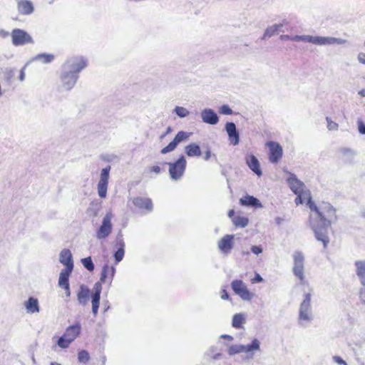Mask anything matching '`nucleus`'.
Segmentation results:
<instances>
[{"instance_id":"f257e3e1","label":"nucleus","mask_w":365,"mask_h":365,"mask_svg":"<svg viewBox=\"0 0 365 365\" xmlns=\"http://www.w3.org/2000/svg\"><path fill=\"white\" fill-rule=\"evenodd\" d=\"M310 210L314 214L309 217V226L318 241L322 242L327 248L329 243L327 229L331 225V220L336 218V210L329 202H323L317 207L315 203L310 204Z\"/></svg>"},{"instance_id":"f03ea898","label":"nucleus","mask_w":365,"mask_h":365,"mask_svg":"<svg viewBox=\"0 0 365 365\" xmlns=\"http://www.w3.org/2000/svg\"><path fill=\"white\" fill-rule=\"evenodd\" d=\"M87 66V61L83 56H73L68 58L63 66L61 76V86L69 91L76 85L78 73Z\"/></svg>"},{"instance_id":"7ed1b4c3","label":"nucleus","mask_w":365,"mask_h":365,"mask_svg":"<svg viewBox=\"0 0 365 365\" xmlns=\"http://www.w3.org/2000/svg\"><path fill=\"white\" fill-rule=\"evenodd\" d=\"M311 298V294L309 293H307L304 295V300L299 306V323L302 326H307L310 324L313 319Z\"/></svg>"},{"instance_id":"20e7f679","label":"nucleus","mask_w":365,"mask_h":365,"mask_svg":"<svg viewBox=\"0 0 365 365\" xmlns=\"http://www.w3.org/2000/svg\"><path fill=\"white\" fill-rule=\"evenodd\" d=\"M306 43H311L317 46H327L334 44H343L345 41L331 36H314L310 35H302V41Z\"/></svg>"},{"instance_id":"39448f33","label":"nucleus","mask_w":365,"mask_h":365,"mask_svg":"<svg viewBox=\"0 0 365 365\" xmlns=\"http://www.w3.org/2000/svg\"><path fill=\"white\" fill-rule=\"evenodd\" d=\"M168 165L171 179L174 180L180 179L186 167V160L184 156H181L176 162L170 163Z\"/></svg>"},{"instance_id":"423d86ee","label":"nucleus","mask_w":365,"mask_h":365,"mask_svg":"<svg viewBox=\"0 0 365 365\" xmlns=\"http://www.w3.org/2000/svg\"><path fill=\"white\" fill-rule=\"evenodd\" d=\"M12 43L16 46H23L27 43H34L32 37L25 31L15 29L11 32Z\"/></svg>"},{"instance_id":"0eeeda50","label":"nucleus","mask_w":365,"mask_h":365,"mask_svg":"<svg viewBox=\"0 0 365 365\" xmlns=\"http://www.w3.org/2000/svg\"><path fill=\"white\" fill-rule=\"evenodd\" d=\"M110 170V166L108 165L105 168H103L101 172L100 180L97 185L98 195L101 198H105L106 197Z\"/></svg>"},{"instance_id":"6e6552de","label":"nucleus","mask_w":365,"mask_h":365,"mask_svg":"<svg viewBox=\"0 0 365 365\" xmlns=\"http://www.w3.org/2000/svg\"><path fill=\"white\" fill-rule=\"evenodd\" d=\"M112 218L113 214L111 212H107L104 216L102 224L96 232V237L98 239H105L110 234L113 227L111 223Z\"/></svg>"},{"instance_id":"1a4fd4ad","label":"nucleus","mask_w":365,"mask_h":365,"mask_svg":"<svg viewBox=\"0 0 365 365\" xmlns=\"http://www.w3.org/2000/svg\"><path fill=\"white\" fill-rule=\"evenodd\" d=\"M231 287L235 293L239 295L243 300L250 301L253 297V294L251 293L246 284L242 280H234L231 283Z\"/></svg>"},{"instance_id":"9d476101","label":"nucleus","mask_w":365,"mask_h":365,"mask_svg":"<svg viewBox=\"0 0 365 365\" xmlns=\"http://www.w3.org/2000/svg\"><path fill=\"white\" fill-rule=\"evenodd\" d=\"M294 259V267H293V272L295 276H297L301 282H303L304 279V257L301 252H295L293 254Z\"/></svg>"},{"instance_id":"9b49d317","label":"nucleus","mask_w":365,"mask_h":365,"mask_svg":"<svg viewBox=\"0 0 365 365\" xmlns=\"http://www.w3.org/2000/svg\"><path fill=\"white\" fill-rule=\"evenodd\" d=\"M190 137V134L185 131H179L174 139L165 148H163L160 153L166 154L173 151L178 145Z\"/></svg>"},{"instance_id":"f8f14e48","label":"nucleus","mask_w":365,"mask_h":365,"mask_svg":"<svg viewBox=\"0 0 365 365\" xmlns=\"http://www.w3.org/2000/svg\"><path fill=\"white\" fill-rule=\"evenodd\" d=\"M93 293L91 295L92 312L96 316L98 314L101 293L102 290V282L100 281L96 282L93 288Z\"/></svg>"},{"instance_id":"ddd939ff","label":"nucleus","mask_w":365,"mask_h":365,"mask_svg":"<svg viewBox=\"0 0 365 365\" xmlns=\"http://www.w3.org/2000/svg\"><path fill=\"white\" fill-rule=\"evenodd\" d=\"M269 148V160L272 163H277L282 156V148L276 142L270 141L267 143Z\"/></svg>"},{"instance_id":"4468645a","label":"nucleus","mask_w":365,"mask_h":365,"mask_svg":"<svg viewBox=\"0 0 365 365\" xmlns=\"http://www.w3.org/2000/svg\"><path fill=\"white\" fill-rule=\"evenodd\" d=\"M233 239V235H226L218 241V248L222 253L228 255L230 252L234 245Z\"/></svg>"},{"instance_id":"2eb2a0df","label":"nucleus","mask_w":365,"mask_h":365,"mask_svg":"<svg viewBox=\"0 0 365 365\" xmlns=\"http://www.w3.org/2000/svg\"><path fill=\"white\" fill-rule=\"evenodd\" d=\"M59 261L63 264L66 270L73 269V261L71 252L68 249L61 250L59 255Z\"/></svg>"},{"instance_id":"dca6fc26","label":"nucleus","mask_w":365,"mask_h":365,"mask_svg":"<svg viewBox=\"0 0 365 365\" xmlns=\"http://www.w3.org/2000/svg\"><path fill=\"white\" fill-rule=\"evenodd\" d=\"M225 130L228 135L230 143L236 145L240 141V135L236 128V125L232 122H228L225 124Z\"/></svg>"},{"instance_id":"f3484780","label":"nucleus","mask_w":365,"mask_h":365,"mask_svg":"<svg viewBox=\"0 0 365 365\" xmlns=\"http://www.w3.org/2000/svg\"><path fill=\"white\" fill-rule=\"evenodd\" d=\"M201 118L204 123L210 125H216L219 121L217 113L211 108H205L201 112Z\"/></svg>"},{"instance_id":"a211bd4d","label":"nucleus","mask_w":365,"mask_h":365,"mask_svg":"<svg viewBox=\"0 0 365 365\" xmlns=\"http://www.w3.org/2000/svg\"><path fill=\"white\" fill-rule=\"evenodd\" d=\"M287 182L290 189L295 193L298 194L299 192H302L304 189V183L299 180L296 175L294 174L289 173V176L287 178Z\"/></svg>"},{"instance_id":"6ab92c4d","label":"nucleus","mask_w":365,"mask_h":365,"mask_svg":"<svg viewBox=\"0 0 365 365\" xmlns=\"http://www.w3.org/2000/svg\"><path fill=\"white\" fill-rule=\"evenodd\" d=\"M243 353L247 354V357L252 359L255 352L260 350V342L257 339H254L251 344L242 345Z\"/></svg>"},{"instance_id":"aec40b11","label":"nucleus","mask_w":365,"mask_h":365,"mask_svg":"<svg viewBox=\"0 0 365 365\" xmlns=\"http://www.w3.org/2000/svg\"><path fill=\"white\" fill-rule=\"evenodd\" d=\"M246 163L249 168L258 176L262 175V172L260 170L259 162L257 158L253 155H247L245 158Z\"/></svg>"},{"instance_id":"412c9836","label":"nucleus","mask_w":365,"mask_h":365,"mask_svg":"<svg viewBox=\"0 0 365 365\" xmlns=\"http://www.w3.org/2000/svg\"><path fill=\"white\" fill-rule=\"evenodd\" d=\"M90 297V289L85 285L81 284L77 293V300L83 306L88 304Z\"/></svg>"},{"instance_id":"4be33fe9","label":"nucleus","mask_w":365,"mask_h":365,"mask_svg":"<svg viewBox=\"0 0 365 365\" xmlns=\"http://www.w3.org/2000/svg\"><path fill=\"white\" fill-rule=\"evenodd\" d=\"M133 203L140 209L144 208L148 211L153 210V202L150 198L138 197L133 200Z\"/></svg>"},{"instance_id":"5701e85b","label":"nucleus","mask_w":365,"mask_h":365,"mask_svg":"<svg viewBox=\"0 0 365 365\" xmlns=\"http://www.w3.org/2000/svg\"><path fill=\"white\" fill-rule=\"evenodd\" d=\"M240 203L243 206L252 207L255 208L262 207V205L260 201L254 196L246 195L244 197L240 199Z\"/></svg>"},{"instance_id":"b1692460","label":"nucleus","mask_w":365,"mask_h":365,"mask_svg":"<svg viewBox=\"0 0 365 365\" xmlns=\"http://www.w3.org/2000/svg\"><path fill=\"white\" fill-rule=\"evenodd\" d=\"M81 328V325L78 323L69 326L66 329L63 336L68 339V341H71L72 342L80 334Z\"/></svg>"},{"instance_id":"393cba45","label":"nucleus","mask_w":365,"mask_h":365,"mask_svg":"<svg viewBox=\"0 0 365 365\" xmlns=\"http://www.w3.org/2000/svg\"><path fill=\"white\" fill-rule=\"evenodd\" d=\"M24 307L26 312L29 314L39 312L38 300L33 297H30L28 300L24 302Z\"/></svg>"},{"instance_id":"a878e982","label":"nucleus","mask_w":365,"mask_h":365,"mask_svg":"<svg viewBox=\"0 0 365 365\" xmlns=\"http://www.w3.org/2000/svg\"><path fill=\"white\" fill-rule=\"evenodd\" d=\"M19 11L24 15H29L34 11L31 1L28 0H19L17 3Z\"/></svg>"},{"instance_id":"bb28decb","label":"nucleus","mask_w":365,"mask_h":365,"mask_svg":"<svg viewBox=\"0 0 365 365\" xmlns=\"http://www.w3.org/2000/svg\"><path fill=\"white\" fill-rule=\"evenodd\" d=\"M356 273L361 284L365 287V260H358L354 263Z\"/></svg>"},{"instance_id":"cd10ccee","label":"nucleus","mask_w":365,"mask_h":365,"mask_svg":"<svg viewBox=\"0 0 365 365\" xmlns=\"http://www.w3.org/2000/svg\"><path fill=\"white\" fill-rule=\"evenodd\" d=\"M73 269L66 270L62 269L59 274L58 286L62 288H68L69 286L68 278Z\"/></svg>"},{"instance_id":"c85d7f7f","label":"nucleus","mask_w":365,"mask_h":365,"mask_svg":"<svg viewBox=\"0 0 365 365\" xmlns=\"http://www.w3.org/2000/svg\"><path fill=\"white\" fill-rule=\"evenodd\" d=\"M246 322V314L244 313H238L233 316L232 326L236 329L242 327V324Z\"/></svg>"},{"instance_id":"c756f323","label":"nucleus","mask_w":365,"mask_h":365,"mask_svg":"<svg viewBox=\"0 0 365 365\" xmlns=\"http://www.w3.org/2000/svg\"><path fill=\"white\" fill-rule=\"evenodd\" d=\"M185 153L190 157L200 156L201 155L200 146L195 143H191L185 147Z\"/></svg>"},{"instance_id":"7c9ffc66","label":"nucleus","mask_w":365,"mask_h":365,"mask_svg":"<svg viewBox=\"0 0 365 365\" xmlns=\"http://www.w3.org/2000/svg\"><path fill=\"white\" fill-rule=\"evenodd\" d=\"M54 56L51 53H40L32 58L31 61H38L43 63H49L54 60Z\"/></svg>"},{"instance_id":"2f4dec72","label":"nucleus","mask_w":365,"mask_h":365,"mask_svg":"<svg viewBox=\"0 0 365 365\" xmlns=\"http://www.w3.org/2000/svg\"><path fill=\"white\" fill-rule=\"evenodd\" d=\"M233 224L236 227H245L249 222V220L247 217H241V216H237L232 218V220Z\"/></svg>"},{"instance_id":"473e14b6","label":"nucleus","mask_w":365,"mask_h":365,"mask_svg":"<svg viewBox=\"0 0 365 365\" xmlns=\"http://www.w3.org/2000/svg\"><path fill=\"white\" fill-rule=\"evenodd\" d=\"M119 245H120V247L118 249V250L114 254V257L116 261V263L120 262L123 259V258L124 257V254H125V250H124L125 243H124V242L123 240H120L119 242Z\"/></svg>"},{"instance_id":"72a5a7b5","label":"nucleus","mask_w":365,"mask_h":365,"mask_svg":"<svg viewBox=\"0 0 365 365\" xmlns=\"http://www.w3.org/2000/svg\"><path fill=\"white\" fill-rule=\"evenodd\" d=\"M227 353L230 356L243 353L242 344H233L229 346Z\"/></svg>"},{"instance_id":"f704fd0d","label":"nucleus","mask_w":365,"mask_h":365,"mask_svg":"<svg viewBox=\"0 0 365 365\" xmlns=\"http://www.w3.org/2000/svg\"><path fill=\"white\" fill-rule=\"evenodd\" d=\"M98 212H99V206L97 204H95L93 202L91 203L88 210H87V213L90 215V216H97L98 214Z\"/></svg>"},{"instance_id":"c9c22d12","label":"nucleus","mask_w":365,"mask_h":365,"mask_svg":"<svg viewBox=\"0 0 365 365\" xmlns=\"http://www.w3.org/2000/svg\"><path fill=\"white\" fill-rule=\"evenodd\" d=\"M90 356L87 351L81 350L78 352V360L81 363H86L89 361Z\"/></svg>"},{"instance_id":"e433bc0d","label":"nucleus","mask_w":365,"mask_h":365,"mask_svg":"<svg viewBox=\"0 0 365 365\" xmlns=\"http://www.w3.org/2000/svg\"><path fill=\"white\" fill-rule=\"evenodd\" d=\"M81 262L84 267L86 268L88 270L93 271L94 269V264L93 263L91 257L83 258L81 259Z\"/></svg>"},{"instance_id":"4c0bfd02","label":"nucleus","mask_w":365,"mask_h":365,"mask_svg":"<svg viewBox=\"0 0 365 365\" xmlns=\"http://www.w3.org/2000/svg\"><path fill=\"white\" fill-rule=\"evenodd\" d=\"M276 28L277 26H274V25L267 27L264 31L262 38L265 39L267 38H269L277 34L278 31Z\"/></svg>"},{"instance_id":"58836bf2","label":"nucleus","mask_w":365,"mask_h":365,"mask_svg":"<svg viewBox=\"0 0 365 365\" xmlns=\"http://www.w3.org/2000/svg\"><path fill=\"white\" fill-rule=\"evenodd\" d=\"M174 111L180 118H185L189 114V111L185 108L181 106H176Z\"/></svg>"},{"instance_id":"ea45409f","label":"nucleus","mask_w":365,"mask_h":365,"mask_svg":"<svg viewBox=\"0 0 365 365\" xmlns=\"http://www.w3.org/2000/svg\"><path fill=\"white\" fill-rule=\"evenodd\" d=\"M71 343V341H68V339L66 338L65 336L63 335L62 336H61L58 339L57 344L61 348L65 349V348L68 347V346L70 345Z\"/></svg>"},{"instance_id":"a19ab883","label":"nucleus","mask_w":365,"mask_h":365,"mask_svg":"<svg viewBox=\"0 0 365 365\" xmlns=\"http://www.w3.org/2000/svg\"><path fill=\"white\" fill-rule=\"evenodd\" d=\"M326 120L327 122V128L329 130L333 131V130H337L339 128L338 123L333 121L330 118L327 117Z\"/></svg>"},{"instance_id":"79ce46f5","label":"nucleus","mask_w":365,"mask_h":365,"mask_svg":"<svg viewBox=\"0 0 365 365\" xmlns=\"http://www.w3.org/2000/svg\"><path fill=\"white\" fill-rule=\"evenodd\" d=\"M302 193H303V197H302V199L305 201V200H307V205L309 206V207L310 208V204L311 203H314V202H312V197H311V195H310V192L309 191H307V190H304V189L302 190Z\"/></svg>"},{"instance_id":"37998d69","label":"nucleus","mask_w":365,"mask_h":365,"mask_svg":"<svg viewBox=\"0 0 365 365\" xmlns=\"http://www.w3.org/2000/svg\"><path fill=\"white\" fill-rule=\"evenodd\" d=\"M340 153L344 155V156H347V157H349L351 158H352L354 155H355V153L354 150H352L350 148H341L340 150Z\"/></svg>"},{"instance_id":"c03bdc74","label":"nucleus","mask_w":365,"mask_h":365,"mask_svg":"<svg viewBox=\"0 0 365 365\" xmlns=\"http://www.w3.org/2000/svg\"><path fill=\"white\" fill-rule=\"evenodd\" d=\"M220 113L223 115H231L232 110L227 105H223L220 108Z\"/></svg>"},{"instance_id":"a18cd8bd","label":"nucleus","mask_w":365,"mask_h":365,"mask_svg":"<svg viewBox=\"0 0 365 365\" xmlns=\"http://www.w3.org/2000/svg\"><path fill=\"white\" fill-rule=\"evenodd\" d=\"M109 269V267L108 264H105L103 267V269H102V272H101V278H100V282H104L106 277H107V272Z\"/></svg>"},{"instance_id":"49530a36","label":"nucleus","mask_w":365,"mask_h":365,"mask_svg":"<svg viewBox=\"0 0 365 365\" xmlns=\"http://www.w3.org/2000/svg\"><path fill=\"white\" fill-rule=\"evenodd\" d=\"M332 360L334 363H336L338 365H348V364L341 357L339 356H334L332 357Z\"/></svg>"},{"instance_id":"de8ad7c7","label":"nucleus","mask_w":365,"mask_h":365,"mask_svg":"<svg viewBox=\"0 0 365 365\" xmlns=\"http://www.w3.org/2000/svg\"><path fill=\"white\" fill-rule=\"evenodd\" d=\"M262 250V247L260 245H252L251 247V252L257 255L261 254Z\"/></svg>"},{"instance_id":"09e8293b","label":"nucleus","mask_w":365,"mask_h":365,"mask_svg":"<svg viewBox=\"0 0 365 365\" xmlns=\"http://www.w3.org/2000/svg\"><path fill=\"white\" fill-rule=\"evenodd\" d=\"M297 195V197L295 199V203L297 205H299V204H302L304 202V200L302 199V197H303V193L302 192H299V193L298 194H296Z\"/></svg>"},{"instance_id":"8fccbe9b","label":"nucleus","mask_w":365,"mask_h":365,"mask_svg":"<svg viewBox=\"0 0 365 365\" xmlns=\"http://www.w3.org/2000/svg\"><path fill=\"white\" fill-rule=\"evenodd\" d=\"M358 129L361 134L365 135V125L362 122L359 123Z\"/></svg>"},{"instance_id":"3c124183","label":"nucleus","mask_w":365,"mask_h":365,"mask_svg":"<svg viewBox=\"0 0 365 365\" xmlns=\"http://www.w3.org/2000/svg\"><path fill=\"white\" fill-rule=\"evenodd\" d=\"M358 60L360 63L365 64V53H359L358 55Z\"/></svg>"},{"instance_id":"603ef678","label":"nucleus","mask_w":365,"mask_h":365,"mask_svg":"<svg viewBox=\"0 0 365 365\" xmlns=\"http://www.w3.org/2000/svg\"><path fill=\"white\" fill-rule=\"evenodd\" d=\"M263 281V278L260 276L259 274L257 273L255 274V278L252 279V282H262Z\"/></svg>"},{"instance_id":"864d4df0","label":"nucleus","mask_w":365,"mask_h":365,"mask_svg":"<svg viewBox=\"0 0 365 365\" xmlns=\"http://www.w3.org/2000/svg\"><path fill=\"white\" fill-rule=\"evenodd\" d=\"M150 172H153L155 174H159L160 173V168L157 165L153 166L150 168Z\"/></svg>"},{"instance_id":"5fc2aeb1","label":"nucleus","mask_w":365,"mask_h":365,"mask_svg":"<svg viewBox=\"0 0 365 365\" xmlns=\"http://www.w3.org/2000/svg\"><path fill=\"white\" fill-rule=\"evenodd\" d=\"M9 36V33L5 30H0V37L2 38H6Z\"/></svg>"},{"instance_id":"6e6d98bb","label":"nucleus","mask_w":365,"mask_h":365,"mask_svg":"<svg viewBox=\"0 0 365 365\" xmlns=\"http://www.w3.org/2000/svg\"><path fill=\"white\" fill-rule=\"evenodd\" d=\"M220 338L226 339V340L230 341H232L233 339H234L233 336H232L231 335H229V334H222L220 336Z\"/></svg>"},{"instance_id":"4d7b16f0","label":"nucleus","mask_w":365,"mask_h":365,"mask_svg":"<svg viewBox=\"0 0 365 365\" xmlns=\"http://www.w3.org/2000/svg\"><path fill=\"white\" fill-rule=\"evenodd\" d=\"M25 66L22 68V69L21 70V73H20V76H19V80L21 81H23L24 80V78H25Z\"/></svg>"},{"instance_id":"13d9d810","label":"nucleus","mask_w":365,"mask_h":365,"mask_svg":"<svg viewBox=\"0 0 365 365\" xmlns=\"http://www.w3.org/2000/svg\"><path fill=\"white\" fill-rule=\"evenodd\" d=\"M291 41H302V35H296V36H292V40Z\"/></svg>"},{"instance_id":"bf43d9fd","label":"nucleus","mask_w":365,"mask_h":365,"mask_svg":"<svg viewBox=\"0 0 365 365\" xmlns=\"http://www.w3.org/2000/svg\"><path fill=\"white\" fill-rule=\"evenodd\" d=\"M217 348L215 346H211L209 350L207 351V354L210 356L212 353L216 351Z\"/></svg>"},{"instance_id":"052dcab7","label":"nucleus","mask_w":365,"mask_h":365,"mask_svg":"<svg viewBox=\"0 0 365 365\" xmlns=\"http://www.w3.org/2000/svg\"><path fill=\"white\" fill-rule=\"evenodd\" d=\"M170 131H171V128H170V127H168V128H167L166 131H165L163 134H162V135L160 136V139L164 138H165V136L167 134H168Z\"/></svg>"},{"instance_id":"680f3d73","label":"nucleus","mask_w":365,"mask_h":365,"mask_svg":"<svg viewBox=\"0 0 365 365\" xmlns=\"http://www.w3.org/2000/svg\"><path fill=\"white\" fill-rule=\"evenodd\" d=\"M211 156V151L210 150H207L205 153V160H208L210 159Z\"/></svg>"},{"instance_id":"e2e57ef3","label":"nucleus","mask_w":365,"mask_h":365,"mask_svg":"<svg viewBox=\"0 0 365 365\" xmlns=\"http://www.w3.org/2000/svg\"><path fill=\"white\" fill-rule=\"evenodd\" d=\"M284 221V219L279 217L275 218V222L278 225H280Z\"/></svg>"},{"instance_id":"0e129e2a","label":"nucleus","mask_w":365,"mask_h":365,"mask_svg":"<svg viewBox=\"0 0 365 365\" xmlns=\"http://www.w3.org/2000/svg\"><path fill=\"white\" fill-rule=\"evenodd\" d=\"M280 38L282 40H292V36L289 35H282Z\"/></svg>"},{"instance_id":"69168bd1","label":"nucleus","mask_w":365,"mask_h":365,"mask_svg":"<svg viewBox=\"0 0 365 365\" xmlns=\"http://www.w3.org/2000/svg\"><path fill=\"white\" fill-rule=\"evenodd\" d=\"M229 297L228 294L225 292V290H223V294L221 296V298L223 300L227 299Z\"/></svg>"},{"instance_id":"338daca9","label":"nucleus","mask_w":365,"mask_h":365,"mask_svg":"<svg viewBox=\"0 0 365 365\" xmlns=\"http://www.w3.org/2000/svg\"><path fill=\"white\" fill-rule=\"evenodd\" d=\"M63 289L66 290V297H70V295H71L70 287H68V288H63Z\"/></svg>"},{"instance_id":"774afa93","label":"nucleus","mask_w":365,"mask_h":365,"mask_svg":"<svg viewBox=\"0 0 365 365\" xmlns=\"http://www.w3.org/2000/svg\"><path fill=\"white\" fill-rule=\"evenodd\" d=\"M221 356V354L220 353H217L216 354H215L214 356H212V359L216 360V359H218L219 357Z\"/></svg>"}]
</instances>
